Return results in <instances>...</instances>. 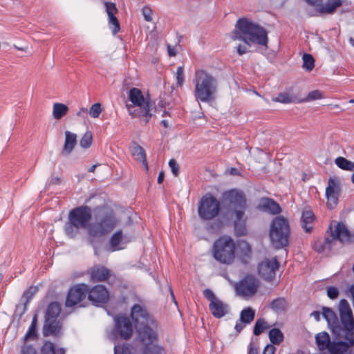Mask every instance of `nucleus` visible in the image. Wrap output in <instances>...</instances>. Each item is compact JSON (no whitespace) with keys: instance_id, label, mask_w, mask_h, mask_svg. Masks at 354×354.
Returning <instances> with one entry per match:
<instances>
[{"instance_id":"f257e3e1","label":"nucleus","mask_w":354,"mask_h":354,"mask_svg":"<svg viewBox=\"0 0 354 354\" xmlns=\"http://www.w3.org/2000/svg\"><path fill=\"white\" fill-rule=\"evenodd\" d=\"M232 39L236 42L237 53L243 55L248 51L252 44L267 46L266 30L247 19L237 21L234 30L231 33Z\"/></svg>"},{"instance_id":"f03ea898","label":"nucleus","mask_w":354,"mask_h":354,"mask_svg":"<svg viewBox=\"0 0 354 354\" xmlns=\"http://www.w3.org/2000/svg\"><path fill=\"white\" fill-rule=\"evenodd\" d=\"M225 199L229 203V210L234 223V229L238 236H243L246 233V199L242 192L231 190L225 193Z\"/></svg>"},{"instance_id":"7ed1b4c3","label":"nucleus","mask_w":354,"mask_h":354,"mask_svg":"<svg viewBox=\"0 0 354 354\" xmlns=\"http://www.w3.org/2000/svg\"><path fill=\"white\" fill-rule=\"evenodd\" d=\"M129 98L131 103L126 105L129 113L133 118H138L145 124L147 123L153 114V108L149 98L137 88L129 91Z\"/></svg>"},{"instance_id":"20e7f679","label":"nucleus","mask_w":354,"mask_h":354,"mask_svg":"<svg viewBox=\"0 0 354 354\" xmlns=\"http://www.w3.org/2000/svg\"><path fill=\"white\" fill-rule=\"evenodd\" d=\"M193 82L195 86L194 96L197 100L209 102L214 100L217 92V81L214 77L205 71H198Z\"/></svg>"},{"instance_id":"39448f33","label":"nucleus","mask_w":354,"mask_h":354,"mask_svg":"<svg viewBox=\"0 0 354 354\" xmlns=\"http://www.w3.org/2000/svg\"><path fill=\"white\" fill-rule=\"evenodd\" d=\"M119 220L112 212H100L95 221L88 223L86 230L92 237L100 238L109 234L118 224Z\"/></svg>"},{"instance_id":"423d86ee","label":"nucleus","mask_w":354,"mask_h":354,"mask_svg":"<svg viewBox=\"0 0 354 354\" xmlns=\"http://www.w3.org/2000/svg\"><path fill=\"white\" fill-rule=\"evenodd\" d=\"M289 234L290 227L288 220L281 216L275 217L270 224L269 230L272 245L277 249L287 246Z\"/></svg>"},{"instance_id":"0eeeda50","label":"nucleus","mask_w":354,"mask_h":354,"mask_svg":"<svg viewBox=\"0 0 354 354\" xmlns=\"http://www.w3.org/2000/svg\"><path fill=\"white\" fill-rule=\"evenodd\" d=\"M91 218V210L88 207H79L71 210L64 228L66 234L71 238L75 237L80 229L87 227Z\"/></svg>"},{"instance_id":"6e6552de","label":"nucleus","mask_w":354,"mask_h":354,"mask_svg":"<svg viewBox=\"0 0 354 354\" xmlns=\"http://www.w3.org/2000/svg\"><path fill=\"white\" fill-rule=\"evenodd\" d=\"M315 339L319 349L328 351L330 354H343L354 346V339L352 337L346 338V341L338 339L331 342L326 332L317 334Z\"/></svg>"},{"instance_id":"1a4fd4ad","label":"nucleus","mask_w":354,"mask_h":354,"mask_svg":"<svg viewBox=\"0 0 354 354\" xmlns=\"http://www.w3.org/2000/svg\"><path fill=\"white\" fill-rule=\"evenodd\" d=\"M235 244L229 236H223L213 245L212 253L214 259L221 263L230 264L234 259Z\"/></svg>"},{"instance_id":"9d476101","label":"nucleus","mask_w":354,"mask_h":354,"mask_svg":"<svg viewBox=\"0 0 354 354\" xmlns=\"http://www.w3.org/2000/svg\"><path fill=\"white\" fill-rule=\"evenodd\" d=\"M155 325H144L136 327L138 332V338L145 347L146 354H160L163 348L156 342V334L152 329Z\"/></svg>"},{"instance_id":"9b49d317","label":"nucleus","mask_w":354,"mask_h":354,"mask_svg":"<svg viewBox=\"0 0 354 354\" xmlns=\"http://www.w3.org/2000/svg\"><path fill=\"white\" fill-rule=\"evenodd\" d=\"M220 212V203L209 194H205L201 199L198 213L203 220H211L218 216Z\"/></svg>"},{"instance_id":"f8f14e48","label":"nucleus","mask_w":354,"mask_h":354,"mask_svg":"<svg viewBox=\"0 0 354 354\" xmlns=\"http://www.w3.org/2000/svg\"><path fill=\"white\" fill-rule=\"evenodd\" d=\"M237 295L243 297L254 296L259 286L258 279L253 275H247L239 283H233Z\"/></svg>"},{"instance_id":"ddd939ff","label":"nucleus","mask_w":354,"mask_h":354,"mask_svg":"<svg viewBox=\"0 0 354 354\" xmlns=\"http://www.w3.org/2000/svg\"><path fill=\"white\" fill-rule=\"evenodd\" d=\"M339 311L342 326L346 331L351 333L344 337V340L346 341V338L351 337L354 339V319L353 317V312L346 299L340 300L339 304Z\"/></svg>"},{"instance_id":"4468645a","label":"nucleus","mask_w":354,"mask_h":354,"mask_svg":"<svg viewBox=\"0 0 354 354\" xmlns=\"http://www.w3.org/2000/svg\"><path fill=\"white\" fill-rule=\"evenodd\" d=\"M131 316L133 321L135 322L136 328L140 326L154 324L147 310L144 306L140 304H135L132 306Z\"/></svg>"},{"instance_id":"2eb2a0df","label":"nucleus","mask_w":354,"mask_h":354,"mask_svg":"<svg viewBox=\"0 0 354 354\" xmlns=\"http://www.w3.org/2000/svg\"><path fill=\"white\" fill-rule=\"evenodd\" d=\"M279 263L275 259H265L259 265V275L267 281L272 280L276 274Z\"/></svg>"},{"instance_id":"dca6fc26","label":"nucleus","mask_w":354,"mask_h":354,"mask_svg":"<svg viewBox=\"0 0 354 354\" xmlns=\"http://www.w3.org/2000/svg\"><path fill=\"white\" fill-rule=\"evenodd\" d=\"M87 291L88 288L85 285H79L72 288L66 298V306H73L80 303L86 297Z\"/></svg>"},{"instance_id":"f3484780","label":"nucleus","mask_w":354,"mask_h":354,"mask_svg":"<svg viewBox=\"0 0 354 354\" xmlns=\"http://www.w3.org/2000/svg\"><path fill=\"white\" fill-rule=\"evenodd\" d=\"M340 192L339 183L332 178H329L328 186L326 189L327 198V205L329 208H334L337 204L338 197Z\"/></svg>"},{"instance_id":"a211bd4d","label":"nucleus","mask_w":354,"mask_h":354,"mask_svg":"<svg viewBox=\"0 0 354 354\" xmlns=\"http://www.w3.org/2000/svg\"><path fill=\"white\" fill-rule=\"evenodd\" d=\"M115 324L117 331L121 337L129 339L133 333V326L130 320L124 316L115 317Z\"/></svg>"},{"instance_id":"6ab92c4d","label":"nucleus","mask_w":354,"mask_h":354,"mask_svg":"<svg viewBox=\"0 0 354 354\" xmlns=\"http://www.w3.org/2000/svg\"><path fill=\"white\" fill-rule=\"evenodd\" d=\"M332 243L334 241L339 240L342 243H349L352 241L353 236L342 223H337L334 230H331Z\"/></svg>"},{"instance_id":"aec40b11","label":"nucleus","mask_w":354,"mask_h":354,"mask_svg":"<svg viewBox=\"0 0 354 354\" xmlns=\"http://www.w3.org/2000/svg\"><path fill=\"white\" fill-rule=\"evenodd\" d=\"M105 8L109 17V28L112 30L113 35H115L120 30L119 21L115 16L118 12V9L113 3H105Z\"/></svg>"},{"instance_id":"412c9836","label":"nucleus","mask_w":354,"mask_h":354,"mask_svg":"<svg viewBox=\"0 0 354 354\" xmlns=\"http://www.w3.org/2000/svg\"><path fill=\"white\" fill-rule=\"evenodd\" d=\"M109 292L102 285L93 287L89 292L88 299L94 303H105L109 299Z\"/></svg>"},{"instance_id":"4be33fe9","label":"nucleus","mask_w":354,"mask_h":354,"mask_svg":"<svg viewBox=\"0 0 354 354\" xmlns=\"http://www.w3.org/2000/svg\"><path fill=\"white\" fill-rule=\"evenodd\" d=\"M258 209L272 214H279L281 212L279 204L268 198H263L260 201Z\"/></svg>"},{"instance_id":"5701e85b","label":"nucleus","mask_w":354,"mask_h":354,"mask_svg":"<svg viewBox=\"0 0 354 354\" xmlns=\"http://www.w3.org/2000/svg\"><path fill=\"white\" fill-rule=\"evenodd\" d=\"M77 144V135L69 131H65V141L62 154L64 156H68Z\"/></svg>"},{"instance_id":"b1692460","label":"nucleus","mask_w":354,"mask_h":354,"mask_svg":"<svg viewBox=\"0 0 354 354\" xmlns=\"http://www.w3.org/2000/svg\"><path fill=\"white\" fill-rule=\"evenodd\" d=\"M60 328V323L57 319H45L43 328V334L46 337L57 335L59 333Z\"/></svg>"},{"instance_id":"393cba45","label":"nucleus","mask_w":354,"mask_h":354,"mask_svg":"<svg viewBox=\"0 0 354 354\" xmlns=\"http://www.w3.org/2000/svg\"><path fill=\"white\" fill-rule=\"evenodd\" d=\"M209 309L215 317L221 318L227 313L228 306L218 299L209 304Z\"/></svg>"},{"instance_id":"a878e982","label":"nucleus","mask_w":354,"mask_h":354,"mask_svg":"<svg viewBox=\"0 0 354 354\" xmlns=\"http://www.w3.org/2000/svg\"><path fill=\"white\" fill-rule=\"evenodd\" d=\"M111 274L109 270L103 266H96L91 270V278L93 281H102L106 280Z\"/></svg>"},{"instance_id":"bb28decb","label":"nucleus","mask_w":354,"mask_h":354,"mask_svg":"<svg viewBox=\"0 0 354 354\" xmlns=\"http://www.w3.org/2000/svg\"><path fill=\"white\" fill-rule=\"evenodd\" d=\"M131 153L137 161L142 163L147 170L148 169V165L146 160V153L142 147L136 143H133L131 147Z\"/></svg>"},{"instance_id":"cd10ccee","label":"nucleus","mask_w":354,"mask_h":354,"mask_svg":"<svg viewBox=\"0 0 354 354\" xmlns=\"http://www.w3.org/2000/svg\"><path fill=\"white\" fill-rule=\"evenodd\" d=\"M124 236L122 230L115 232L109 240L110 251H115L122 249L121 246L124 243Z\"/></svg>"},{"instance_id":"c85d7f7f","label":"nucleus","mask_w":354,"mask_h":354,"mask_svg":"<svg viewBox=\"0 0 354 354\" xmlns=\"http://www.w3.org/2000/svg\"><path fill=\"white\" fill-rule=\"evenodd\" d=\"M314 220L315 217L313 212L310 210L303 212L301 221V227L306 232H309L312 230Z\"/></svg>"},{"instance_id":"c756f323","label":"nucleus","mask_w":354,"mask_h":354,"mask_svg":"<svg viewBox=\"0 0 354 354\" xmlns=\"http://www.w3.org/2000/svg\"><path fill=\"white\" fill-rule=\"evenodd\" d=\"M66 350L64 348H57L50 342L44 343L41 348V354H64Z\"/></svg>"},{"instance_id":"7c9ffc66","label":"nucleus","mask_w":354,"mask_h":354,"mask_svg":"<svg viewBox=\"0 0 354 354\" xmlns=\"http://www.w3.org/2000/svg\"><path fill=\"white\" fill-rule=\"evenodd\" d=\"M68 111V107L62 103H55L53 109V115L56 120H59L64 117Z\"/></svg>"},{"instance_id":"2f4dec72","label":"nucleus","mask_w":354,"mask_h":354,"mask_svg":"<svg viewBox=\"0 0 354 354\" xmlns=\"http://www.w3.org/2000/svg\"><path fill=\"white\" fill-rule=\"evenodd\" d=\"M342 3V0H327L325 4L322 7L321 10L324 13L332 14Z\"/></svg>"},{"instance_id":"473e14b6","label":"nucleus","mask_w":354,"mask_h":354,"mask_svg":"<svg viewBox=\"0 0 354 354\" xmlns=\"http://www.w3.org/2000/svg\"><path fill=\"white\" fill-rule=\"evenodd\" d=\"M37 314H35L32 318V323L28 328V330L26 333L24 340L29 341L30 339H35L37 338Z\"/></svg>"},{"instance_id":"72a5a7b5","label":"nucleus","mask_w":354,"mask_h":354,"mask_svg":"<svg viewBox=\"0 0 354 354\" xmlns=\"http://www.w3.org/2000/svg\"><path fill=\"white\" fill-rule=\"evenodd\" d=\"M60 306L57 303H51L48 307L45 316V319H57V317L60 313Z\"/></svg>"},{"instance_id":"f704fd0d","label":"nucleus","mask_w":354,"mask_h":354,"mask_svg":"<svg viewBox=\"0 0 354 354\" xmlns=\"http://www.w3.org/2000/svg\"><path fill=\"white\" fill-rule=\"evenodd\" d=\"M335 164L342 169L354 171V162L344 157H338L335 160Z\"/></svg>"},{"instance_id":"c9c22d12","label":"nucleus","mask_w":354,"mask_h":354,"mask_svg":"<svg viewBox=\"0 0 354 354\" xmlns=\"http://www.w3.org/2000/svg\"><path fill=\"white\" fill-rule=\"evenodd\" d=\"M254 310L251 308L243 309L240 315V321L245 324H250L254 318Z\"/></svg>"},{"instance_id":"e433bc0d","label":"nucleus","mask_w":354,"mask_h":354,"mask_svg":"<svg viewBox=\"0 0 354 354\" xmlns=\"http://www.w3.org/2000/svg\"><path fill=\"white\" fill-rule=\"evenodd\" d=\"M287 306V303L283 298L274 299L270 304L271 308L278 313L283 312Z\"/></svg>"},{"instance_id":"4c0bfd02","label":"nucleus","mask_w":354,"mask_h":354,"mask_svg":"<svg viewBox=\"0 0 354 354\" xmlns=\"http://www.w3.org/2000/svg\"><path fill=\"white\" fill-rule=\"evenodd\" d=\"M269 338L274 344H280L283 339V334L278 328H273L269 332Z\"/></svg>"},{"instance_id":"58836bf2","label":"nucleus","mask_w":354,"mask_h":354,"mask_svg":"<svg viewBox=\"0 0 354 354\" xmlns=\"http://www.w3.org/2000/svg\"><path fill=\"white\" fill-rule=\"evenodd\" d=\"M270 328L269 324L263 319H259L256 321L254 326V334L255 335H259L265 330Z\"/></svg>"},{"instance_id":"ea45409f","label":"nucleus","mask_w":354,"mask_h":354,"mask_svg":"<svg viewBox=\"0 0 354 354\" xmlns=\"http://www.w3.org/2000/svg\"><path fill=\"white\" fill-rule=\"evenodd\" d=\"M274 101L281 103H293L297 102V98L289 93H279L278 96L273 99Z\"/></svg>"},{"instance_id":"a19ab883","label":"nucleus","mask_w":354,"mask_h":354,"mask_svg":"<svg viewBox=\"0 0 354 354\" xmlns=\"http://www.w3.org/2000/svg\"><path fill=\"white\" fill-rule=\"evenodd\" d=\"M322 315L329 325L333 326L336 323L337 317L335 313L330 308L326 307L323 308Z\"/></svg>"},{"instance_id":"79ce46f5","label":"nucleus","mask_w":354,"mask_h":354,"mask_svg":"<svg viewBox=\"0 0 354 354\" xmlns=\"http://www.w3.org/2000/svg\"><path fill=\"white\" fill-rule=\"evenodd\" d=\"M333 246L332 241H330L329 239H326L324 241L321 242L318 241L315 243L314 248L315 250H317L319 252H322L324 251L325 250H331Z\"/></svg>"},{"instance_id":"37998d69","label":"nucleus","mask_w":354,"mask_h":354,"mask_svg":"<svg viewBox=\"0 0 354 354\" xmlns=\"http://www.w3.org/2000/svg\"><path fill=\"white\" fill-rule=\"evenodd\" d=\"M303 68L308 71H312L315 66V59L310 54L303 55Z\"/></svg>"},{"instance_id":"c03bdc74","label":"nucleus","mask_w":354,"mask_h":354,"mask_svg":"<svg viewBox=\"0 0 354 354\" xmlns=\"http://www.w3.org/2000/svg\"><path fill=\"white\" fill-rule=\"evenodd\" d=\"M93 136L90 131H87L80 140V145L82 148L87 149L92 144Z\"/></svg>"},{"instance_id":"a18cd8bd","label":"nucleus","mask_w":354,"mask_h":354,"mask_svg":"<svg viewBox=\"0 0 354 354\" xmlns=\"http://www.w3.org/2000/svg\"><path fill=\"white\" fill-rule=\"evenodd\" d=\"M323 93L319 90H315L310 92L308 95L303 100H299L300 102H310L319 99L323 98Z\"/></svg>"},{"instance_id":"49530a36","label":"nucleus","mask_w":354,"mask_h":354,"mask_svg":"<svg viewBox=\"0 0 354 354\" xmlns=\"http://www.w3.org/2000/svg\"><path fill=\"white\" fill-rule=\"evenodd\" d=\"M132 346L129 344L123 345H115L114 347V354H130Z\"/></svg>"},{"instance_id":"de8ad7c7","label":"nucleus","mask_w":354,"mask_h":354,"mask_svg":"<svg viewBox=\"0 0 354 354\" xmlns=\"http://www.w3.org/2000/svg\"><path fill=\"white\" fill-rule=\"evenodd\" d=\"M176 86L181 87L184 83L185 75H184V69L183 66H179L177 68V71L176 73Z\"/></svg>"},{"instance_id":"09e8293b","label":"nucleus","mask_w":354,"mask_h":354,"mask_svg":"<svg viewBox=\"0 0 354 354\" xmlns=\"http://www.w3.org/2000/svg\"><path fill=\"white\" fill-rule=\"evenodd\" d=\"M102 112L101 104L100 103H95L91 106L89 109V115L93 118H97L100 116Z\"/></svg>"},{"instance_id":"8fccbe9b","label":"nucleus","mask_w":354,"mask_h":354,"mask_svg":"<svg viewBox=\"0 0 354 354\" xmlns=\"http://www.w3.org/2000/svg\"><path fill=\"white\" fill-rule=\"evenodd\" d=\"M36 349L35 346L28 343V341H24V345L22 347L21 354H35Z\"/></svg>"},{"instance_id":"3c124183","label":"nucleus","mask_w":354,"mask_h":354,"mask_svg":"<svg viewBox=\"0 0 354 354\" xmlns=\"http://www.w3.org/2000/svg\"><path fill=\"white\" fill-rule=\"evenodd\" d=\"M37 288L35 286L30 287L24 294V297L26 299V302L32 298V297L37 292Z\"/></svg>"},{"instance_id":"603ef678","label":"nucleus","mask_w":354,"mask_h":354,"mask_svg":"<svg viewBox=\"0 0 354 354\" xmlns=\"http://www.w3.org/2000/svg\"><path fill=\"white\" fill-rule=\"evenodd\" d=\"M169 166L171 168V172L175 176H178L179 174V166L174 159H171L169 162Z\"/></svg>"},{"instance_id":"864d4df0","label":"nucleus","mask_w":354,"mask_h":354,"mask_svg":"<svg viewBox=\"0 0 354 354\" xmlns=\"http://www.w3.org/2000/svg\"><path fill=\"white\" fill-rule=\"evenodd\" d=\"M327 295L332 299H336L338 297L339 290L335 287H329L327 290Z\"/></svg>"},{"instance_id":"5fc2aeb1","label":"nucleus","mask_w":354,"mask_h":354,"mask_svg":"<svg viewBox=\"0 0 354 354\" xmlns=\"http://www.w3.org/2000/svg\"><path fill=\"white\" fill-rule=\"evenodd\" d=\"M144 18L147 21L152 20V10L148 7H144L142 10Z\"/></svg>"},{"instance_id":"6e6d98bb","label":"nucleus","mask_w":354,"mask_h":354,"mask_svg":"<svg viewBox=\"0 0 354 354\" xmlns=\"http://www.w3.org/2000/svg\"><path fill=\"white\" fill-rule=\"evenodd\" d=\"M204 295L210 301V303H213V301H215L218 299V298H216L214 295V292L209 289H206L204 290Z\"/></svg>"},{"instance_id":"4d7b16f0","label":"nucleus","mask_w":354,"mask_h":354,"mask_svg":"<svg viewBox=\"0 0 354 354\" xmlns=\"http://www.w3.org/2000/svg\"><path fill=\"white\" fill-rule=\"evenodd\" d=\"M276 348L274 346L268 344L264 348L263 354H274Z\"/></svg>"},{"instance_id":"13d9d810","label":"nucleus","mask_w":354,"mask_h":354,"mask_svg":"<svg viewBox=\"0 0 354 354\" xmlns=\"http://www.w3.org/2000/svg\"><path fill=\"white\" fill-rule=\"evenodd\" d=\"M258 353V349L254 343H251L250 345V351L249 354H257Z\"/></svg>"},{"instance_id":"bf43d9fd","label":"nucleus","mask_w":354,"mask_h":354,"mask_svg":"<svg viewBox=\"0 0 354 354\" xmlns=\"http://www.w3.org/2000/svg\"><path fill=\"white\" fill-rule=\"evenodd\" d=\"M88 110L86 108L82 107L80 109V110L77 111V115L80 117H84L85 115L87 113Z\"/></svg>"},{"instance_id":"052dcab7","label":"nucleus","mask_w":354,"mask_h":354,"mask_svg":"<svg viewBox=\"0 0 354 354\" xmlns=\"http://www.w3.org/2000/svg\"><path fill=\"white\" fill-rule=\"evenodd\" d=\"M310 316L312 317H313L317 322L319 321L320 319V316H321V314L318 311H313L311 314H310Z\"/></svg>"},{"instance_id":"680f3d73","label":"nucleus","mask_w":354,"mask_h":354,"mask_svg":"<svg viewBox=\"0 0 354 354\" xmlns=\"http://www.w3.org/2000/svg\"><path fill=\"white\" fill-rule=\"evenodd\" d=\"M245 326V323L243 322H241L240 321L239 323H236V324L235 325V329L237 332H240Z\"/></svg>"},{"instance_id":"e2e57ef3","label":"nucleus","mask_w":354,"mask_h":354,"mask_svg":"<svg viewBox=\"0 0 354 354\" xmlns=\"http://www.w3.org/2000/svg\"><path fill=\"white\" fill-rule=\"evenodd\" d=\"M167 49L169 56H175L176 55L175 49L172 48L171 46H168Z\"/></svg>"},{"instance_id":"0e129e2a","label":"nucleus","mask_w":354,"mask_h":354,"mask_svg":"<svg viewBox=\"0 0 354 354\" xmlns=\"http://www.w3.org/2000/svg\"><path fill=\"white\" fill-rule=\"evenodd\" d=\"M60 181L61 180H60L59 178H58V177H53L50 179V183H52V184H59Z\"/></svg>"},{"instance_id":"69168bd1","label":"nucleus","mask_w":354,"mask_h":354,"mask_svg":"<svg viewBox=\"0 0 354 354\" xmlns=\"http://www.w3.org/2000/svg\"><path fill=\"white\" fill-rule=\"evenodd\" d=\"M164 180V172L163 171H160L159 173V175H158V183L159 184L162 183V181Z\"/></svg>"},{"instance_id":"338daca9","label":"nucleus","mask_w":354,"mask_h":354,"mask_svg":"<svg viewBox=\"0 0 354 354\" xmlns=\"http://www.w3.org/2000/svg\"><path fill=\"white\" fill-rule=\"evenodd\" d=\"M161 124H162L165 128H169V127H170L169 122L167 120H162Z\"/></svg>"},{"instance_id":"774afa93","label":"nucleus","mask_w":354,"mask_h":354,"mask_svg":"<svg viewBox=\"0 0 354 354\" xmlns=\"http://www.w3.org/2000/svg\"><path fill=\"white\" fill-rule=\"evenodd\" d=\"M308 3L315 5L320 1V0H305Z\"/></svg>"}]
</instances>
